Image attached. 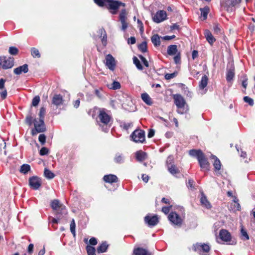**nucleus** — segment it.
Returning <instances> with one entry per match:
<instances>
[{
  "mask_svg": "<svg viewBox=\"0 0 255 255\" xmlns=\"http://www.w3.org/2000/svg\"><path fill=\"white\" fill-rule=\"evenodd\" d=\"M173 99L177 108V112L181 115L187 113L189 108L184 98L180 94H175L173 95Z\"/></svg>",
  "mask_w": 255,
  "mask_h": 255,
  "instance_id": "nucleus-1",
  "label": "nucleus"
},
{
  "mask_svg": "<svg viewBox=\"0 0 255 255\" xmlns=\"http://www.w3.org/2000/svg\"><path fill=\"white\" fill-rule=\"evenodd\" d=\"M51 206L58 218H61L67 213L65 206L60 204L58 200H53L51 203Z\"/></svg>",
  "mask_w": 255,
  "mask_h": 255,
  "instance_id": "nucleus-2",
  "label": "nucleus"
},
{
  "mask_svg": "<svg viewBox=\"0 0 255 255\" xmlns=\"http://www.w3.org/2000/svg\"><path fill=\"white\" fill-rule=\"evenodd\" d=\"M130 136L132 140L136 143H143L145 141V132L140 129H135Z\"/></svg>",
  "mask_w": 255,
  "mask_h": 255,
  "instance_id": "nucleus-3",
  "label": "nucleus"
},
{
  "mask_svg": "<svg viewBox=\"0 0 255 255\" xmlns=\"http://www.w3.org/2000/svg\"><path fill=\"white\" fill-rule=\"evenodd\" d=\"M14 65V59L13 57L6 56L0 57V66L3 69L11 68Z\"/></svg>",
  "mask_w": 255,
  "mask_h": 255,
  "instance_id": "nucleus-4",
  "label": "nucleus"
},
{
  "mask_svg": "<svg viewBox=\"0 0 255 255\" xmlns=\"http://www.w3.org/2000/svg\"><path fill=\"white\" fill-rule=\"evenodd\" d=\"M192 249L200 255H207L210 248L209 246L207 244L197 243L193 245Z\"/></svg>",
  "mask_w": 255,
  "mask_h": 255,
  "instance_id": "nucleus-5",
  "label": "nucleus"
},
{
  "mask_svg": "<svg viewBox=\"0 0 255 255\" xmlns=\"http://www.w3.org/2000/svg\"><path fill=\"white\" fill-rule=\"evenodd\" d=\"M34 128L32 130V134L33 135L36 134L39 132H42L45 131L46 127L44 123V120H39L38 121L36 119L33 121Z\"/></svg>",
  "mask_w": 255,
  "mask_h": 255,
  "instance_id": "nucleus-6",
  "label": "nucleus"
},
{
  "mask_svg": "<svg viewBox=\"0 0 255 255\" xmlns=\"http://www.w3.org/2000/svg\"><path fill=\"white\" fill-rule=\"evenodd\" d=\"M168 220L174 226L180 227L183 223V219L176 212H171L168 216Z\"/></svg>",
  "mask_w": 255,
  "mask_h": 255,
  "instance_id": "nucleus-7",
  "label": "nucleus"
},
{
  "mask_svg": "<svg viewBox=\"0 0 255 255\" xmlns=\"http://www.w3.org/2000/svg\"><path fill=\"white\" fill-rule=\"evenodd\" d=\"M106 111L104 108L100 109L98 116L100 122L105 126H107L112 119V117L106 113Z\"/></svg>",
  "mask_w": 255,
  "mask_h": 255,
  "instance_id": "nucleus-8",
  "label": "nucleus"
},
{
  "mask_svg": "<svg viewBox=\"0 0 255 255\" xmlns=\"http://www.w3.org/2000/svg\"><path fill=\"white\" fill-rule=\"evenodd\" d=\"M127 13L126 9H122L119 15V19L122 24L121 29L123 31H125L128 26V23L127 21Z\"/></svg>",
  "mask_w": 255,
  "mask_h": 255,
  "instance_id": "nucleus-9",
  "label": "nucleus"
},
{
  "mask_svg": "<svg viewBox=\"0 0 255 255\" xmlns=\"http://www.w3.org/2000/svg\"><path fill=\"white\" fill-rule=\"evenodd\" d=\"M126 4L119 0H115L111 3H108L107 7L108 9L112 10L111 13L113 14H116L117 13V10L120 6L125 7Z\"/></svg>",
  "mask_w": 255,
  "mask_h": 255,
  "instance_id": "nucleus-10",
  "label": "nucleus"
},
{
  "mask_svg": "<svg viewBox=\"0 0 255 255\" xmlns=\"http://www.w3.org/2000/svg\"><path fill=\"white\" fill-rule=\"evenodd\" d=\"M105 65L111 71H114L116 66V61L115 58L110 54H107L105 57Z\"/></svg>",
  "mask_w": 255,
  "mask_h": 255,
  "instance_id": "nucleus-11",
  "label": "nucleus"
},
{
  "mask_svg": "<svg viewBox=\"0 0 255 255\" xmlns=\"http://www.w3.org/2000/svg\"><path fill=\"white\" fill-rule=\"evenodd\" d=\"M29 185L33 190H37L41 185L40 179L37 176H34L29 178Z\"/></svg>",
  "mask_w": 255,
  "mask_h": 255,
  "instance_id": "nucleus-12",
  "label": "nucleus"
},
{
  "mask_svg": "<svg viewBox=\"0 0 255 255\" xmlns=\"http://www.w3.org/2000/svg\"><path fill=\"white\" fill-rule=\"evenodd\" d=\"M166 18V12L164 10H161L156 12L154 16L153 17V20L155 22L158 23L165 20Z\"/></svg>",
  "mask_w": 255,
  "mask_h": 255,
  "instance_id": "nucleus-13",
  "label": "nucleus"
},
{
  "mask_svg": "<svg viewBox=\"0 0 255 255\" xmlns=\"http://www.w3.org/2000/svg\"><path fill=\"white\" fill-rule=\"evenodd\" d=\"M144 222L149 227H154L159 222L157 216L147 215L144 217Z\"/></svg>",
  "mask_w": 255,
  "mask_h": 255,
  "instance_id": "nucleus-14",
  "label": "nucleus"
},
{
  "mask_svg": "<svg viewBox=\"0 0 255 255\" xmlns=\"http://www.w3.org/2000/svg\"><path fill=\"white\" fill-rule=\"evenodd\" d=\"M200 167L204 171H208L210 168V164L205 154L203 153L198 159Z\"/></svg>",
  "mask_w": 255,
  "mask_h": 255,
  "instance_id": "nucleus-15",
  "label": "nucleus"
},
{
  "mask_svg": "<svg viewBox=\"0 0 255 255\" xmlns=\"http://www.w3.org/2000/svg\"><path fill=\"white\" fill-rule=\"evenodd\" d=\"M219 236L220 239L224 242H228L231 241V235L226 230L222 229L220 231Z\"/></svg>",
  "mask_w": 255,
  "mask_h": 255,
  "instance_id": "nucleus-16",
  "label": "nucleus"
},
{
  "mask_svg": "<svg viewBox=\"0 0 255 255\" xmlns=\"http://www.w3.org/2000/svg\"><path fill=\"white\" fill-rule=\"evenodd\" d=\"M222 7L228 11H232L234 5H232L231 0H222L221 1Z\"/></svg>",
  "mask_w": 255,
  "mask_h": 255,
  "instance_id": "nucleus-17",
  "label": "nucleus"
},
{
  "mask_svg": "<svg viewBox=\"0 0 255 255\" xmlns=\"http://www.w3.org/2000/svg\"><path fill=\"white\" fill-rule=\"evenodd\" d=\"M28 71V66L27 64H24L20 66L13 70V73L17 75H20L22 73H26Z\"/></svg>",
  "mask_w": 255,
  "mask_h": 255,
  "instance_id": "nucleus-18",
  "label": "nucleus"
},
{
  "mask_svg": "<svg viewBox=\"0 0 255 255\" xmlns=\"http://www.w3.org/2000/svg\"><path fill=\"white\" fill-rule=\"evenodd\" d=\"M63 99L62 96L60 94L54 95L52 100V103L58 107L62 105Z\"/></svg>",
  "mask_w": 255,
  "mask_h": 255,
  "instance_id": "nucleus-19",
  "label": "nucleus"
},
{
  "mask_svg": "<svg viewBox=\"0 0 255 255\" xmlns=\"http://www.w3.org/2000/svg\"><path fill=\"white\" fill-rule=\"evenodd\" d=\"M135 158L138 161L141 162L147 158V154L145 152L138 150L135 152Z\"/></svg>",
  "mask_w": 255,
  "mask_h": 255,
  "instance_id": "nucleus-20",
  "label": "nucleus"
},
{
  "mask_svg": "<svg viewBox=\"0 0 255 255\" xmlns=\"http://www.w3.org/2000/svg\"><path fill=\"white\" fill-rule=\"evenodd\" d=\"M204 34L206 40L211 45H212L216 41V39L213 36L212 34L209 30L206 29L205 30Z\"/></svg>",
  "mask_w": 255,
  "mask_h": 255,
  "instance_id": "nucleus-21",
  "label": "nucleus"
},
{
  "mask_svg": "<svg viewBox=\"0 0 255 255\" xmlns=\"http://www.w3.org/2000/svg\"><path fill=\"white\" fill-rule=\"evenodd\" d=\"M103 179L106 182L109 183H113L118 181V177L113 174L105 175Z\"/></svg>",
  "mask_w": 255,
  "mask_h": 255,
  "instance_id": "nucleus-22",
  "label": "nucleus"
},
{
  "mask_svg": "<svg viewBox=\"0 0 255 255\" xmlns=\"http://www.w3.org/2000/svg\"><path fill=\"white\" fill-rule=\"evenodd\" d=\"M133 254L134 255H151L146 249L139 247L134 249Z\"/></svg>",
  "mask_w": 255,
  "mask_h": 255,
  "instance_id": "nucleus-23",
  "label": "nucleus"
},
{
  "mask_svg": "<svg viewBox=\"0 0 255 255\" xmlns=\"http://www.w3.org/2000/svg\"><path fill=\"white\" fill-rule=\"evenodd\" d=\"M208 78L207 76L204 75L202 77L199 84V88L200 90H204V89L207 86L208 84Z\"/></svg>",
  "mask_w": 255,
  "mask_h": 255,
  "instance_id": "nucleus-24",
  "label": "nucleus"
},
{
  "mask_svg": "<svg viewBox=\"0 0 255 255\" xmlns=\"http://www.w3.org/2000/svg\"><path fill=\"white\" fill-rule=\"evenodd\" d=\"M114 161L115 162L118 164L123 163L125 161V157L122 153H117L115 154V157L114 158Z\"/></svg>",
  "mask_w": 255,
  "mask_h": 255,
  "instance_id": "nucleus-25",
  "label": "nucleus"
},
{
  "mask_svg": "<svg viewBox=\"0 0 255 255\" xmlns=\"http://www.w3.org/2000/svg\"><path fill=\"white\" fill-rule=\"evenodd\" d=\"M177 46L176 45H169L167 50V54L169 55H174L177 54Z\"/></svg>",
  "mask_w": 255,
  "mask_h": 255,
  "instance_id": "nucleus-26",
  "label": "nucleus"
},
{
  "mask_svg": "<svg viewBox=\"0 0 255 255\" xmlns=\"http://www.w3.org/2000/svg\"><path fill=\"white\" fill-rule=\"evenodd\" d=\"M235 76V69L234 67H231L228 69L226 79L228 82H230L233 80Z\"/></svg>",
  "mask_w": 255,
  "mask_h": 255,
  "instance_id": "nucleus-27",
  "label": "nucleus"
},
{
  "mask_svg": "<svg viewBox=\"0 0 255 255\" xmlns=\"http://www.w3.org/2000/svg\"><path fill=\"white\" fill-rule=\"evenodd\" d=\"M200 202L201 204L204 206L206 208L210 209L211 208L210 203L208 201L206 196L203 193L202 194Z\"/></svg>",
  "mask_w": 255,
  "mask_h": 255,
  "instance_id": "nucleus-28",
  "label": "nucleus"
},
{
  "mask_svg": "<svg viewBox=\"0 0 255 255\" xmlns=\"http://www.w3.org/2000/svg\"><path fill=\"white\" fill-rule=\"evenodd\" d=\"M231 208L235 211H240L241 210V206L239 203L238 199L236 197H235L234 199L233 200L231 204Z\"/></svg>",
  "mask_w": 255,
  "mask_h": 255,
  "instance_id": "nucleus-29",
  "label": "nucleus"
},
{
  "mask_svg": "<svg viewBox=\"0 0 255 255\" xmlns=\"http://www.w3.org/2000/svg\"><path fill=\"white\" fill-rule=\"evenodd\" d=\"M189 155L193 157H196L197 159L201 157L203 152L201 150L191 149L189 152Z\"/></svg>",
  "mask_w": 255,
  "mask_h": 255,
  "instance_id": "nucleus-30",
  "label": "nucleus"
},
{
  "mask_svg": "<svg viewBox=\"0 0 255 255\" xmlns=\"http://www.w3.org/2000/svg\"><path fill=\"white\" fill-rule=\"evenodd\" d=\"M200 10L201 11V16L202 17L203 20H206L210 11L209 7L206 6L203 8H200Z\"/></svg>",
  "mask_w": 255,
  "mask_h": 255,
  "instance_id": "nucleus-31",
  "label": "nucleus"
},
{
  "mask_svg": "<svg viewBox=\"0 0 255 255\" xmlns=\"http://www.w3.org/2000/svg\"><path fill=\"white\" fill-rule=\"evenodd\" d=\"M108 248V245L107 244L106 242H103L97 248V252L98 253H105L107 251Z\"/></svg>",
  "mask_w": 255,
  "mask_h": 255,
  "instance_id": "nucleus-32",
  "label": "nucleus"
},
{
  "mask_svg": "<svg viewBox=\"0 0 255 255\" xmlns=\"http://www.w3.org/2000/svg\"><path fill=\"white\" fill-rule=\"evenodd\" d=\"M141 99L147 105L150 106L152 105V102L150 96L146 93H143L141 96Z\"/></svg>",
  "mask_w": 255,
  "mask_h": 255,
  "instance_id": "nucleus-33",
  "label": "nucleus"
},
{
  "mask_svg": "<svg viewBox=\"0 0 255 255\" xmlns=\"http://www.w3.org/2000/svg\"><path fill=\"white\" fill-rule=\"evenodd\" d=\"M212 158L214 159L213 165L215 171H219L221 167V164L220 160L215 155L212 156Z\"/></svg>",
  "mask_w": 255,
  "mask_h": 255,
  "instance_id": "nucleus-34",
  "label": "nucleus"
},
{
  "mask_svg": "<svg viewBox=\"0 0 255 255\" xmlns=\"http://www.w3.org/2000/svg\"><path fill=\"white\" fill-rule=\"evenodd\" d=\"M167 167L168 168V171L173 175H175V174L180 172L179 169L174 164L171 165Z\"/></svg>",
  "mask_w": 255,
  "mask_h": 255,
  "instance_id": "nucleus-35",
  "label": "nucleus"
},
{
  "mask_svg": "<svg viewBox=\"0 0 255 255\" xmlns=\"http://www.w3.org/2000/svg\"><path fill=\"white\" fill-rule=\"evenodd\" d=\"M151 40L154 46H158L160 45V38L158 34L153 35Z\"/></svg>",
  "mask_w": 255,
  "mask_h": 255,
  "instance_id": "nucleus-36",
  "label": "nucleus"
},
{
  "mask_svg": "<svg viewBox=\"0 0 255 255\" xmlns=\"http://www.w3.org/2000/svg\"><path fill=\"white\" fill-rule=\"evenodd\" d=\"M44 174L48 179H52L55 177L54 174L47 168L44 169Z\"/></svg>",
  "mask_w": 255,
  "mask_h": 255,
  "instance_id": "nucleus-37",
  "label": "nucleus"
},
{
  "mask_svg": "<svg viewBox=\"0 0 255 255\" xmlns=\"http://www.w3.org/2000/svg\"><path fill=\"white\" fill-rule=\"evenodd\" d=\"M30 166L29 164H24L20 166L19 171L23 174H26L30 171Z\"/></svg>",
  "mask_w": 255,
  "mask_h": 255,
  "instance_id": "nucleus-38",
  "label": "nucleus"
},
{
  "mask_svg": "<svg viewBox=\"0 0 255 255\" xmlns=\"http://www.w3.org/2000/svg\"><path fill=\"white\" fill-rule=\"evenodd\" d=\"M70 229L72 234L75 238L76 237V224L74 219H73L71 222Z\"/></svg>",
  "mask_w": 255,
  "mask_h": 255,
  "instance_id": "nucleus-39",
  "label": "nucleus"
},
{
  "mask_svg": "<svg viewBox=\"0 0 255 255\" xmlns=\"http://www.w3.org/2000/svg\"><path fill=\"white\" fill-rule=\"evenodd\" d=\"M133 63L135 64V65L136 66V68L139 70H142L143 69V66H142V65L141 64L139 60H138V59L135 57V56H134L133 58Z\"/></svg>",
  "mask_w": 255,
  "mask_h": 255,
  "instance_id": "nucleus-40",
  "label": "nucleus"
},
{
  "mask_svg": "<svg viewBox=\"0 0 255 255\" xmlns=\"http://www.w3.org/2000/svg\"><path fill=\"white\" fill-rule=\"evenodd\" d=\"M31 54L32 56L34 58H40V54L39 52V50L36 48L33 47L31 48Z\"/></svg>",
  "mask_w": 255,
  "mask_h": 255,
  "instance_id": "nucleus-41",
  "label": "nucleus"
},
{
  "mask_svg": "<svg viewBox=\"0 0 255 255\" xmlns=\"http://www.w3.org/2000/svg\"><path fill=\"white\" fill-rule=\"evenodd\" d=\"M99 33L101 34H103V36L102 39V42L104 46L107 44V34L105 30L104 29H100L99 30Z\"/></svg>",
  "mask_w": 255,
  "mask_h": 255,
  "instance_id": "nucleus-42",
  "label": "nucleus"
},
{
  "mask_svg": "<svg viewBox=\"0 0 255 255\" xmlns=\"http://www.w3.org/2000/svg\"><path fill=\"white\" fill-rule=\"evenodd\" d=\"M138 48L142 52H145L147 51V43L145 41L142 42L140 43Z\"/></svg>",
  "mask_w": 255,
  "mask_h": 255,
  "instance_id": "nucleus-43",
  "label": "nucleus"
},
{
  "mask_svg": "<svg viewBox=\"0 0 255 255\" xmlns=\"http://www.w3.org/2000/svg\"><path fill=\"white\" fill-rule=\"evenodd\" d=\"M18 49L14 46H10L8 49V53L12 55H16L18 54Z\"/></svg>",
  "mask_w": 255,
  "mask_h": 255,
  "instance_id": "nucleus-44",
  "label": "nucleus"
},
{
  "mask_svg": "<svg viewBox=\"0 0 255 255\" xmlns=\"http://www.w3.org/2000/svg\"><path fill=\"white\" fill-rule=\"evenodd\" d=\"M87 252L88 255H96L95 249L90 246H87L86 247Z\"/></svg>",
  "mask_w": 255,
  "mask_h": 255,
  "instance_id": "nucleus-45",
  "label": "nucleus"
},
{
  "mask_svg": "<svg viewBox=\"0 0 255 255\" xmlns=\"http://www.w3.org/2000/svg\"><path fill=\"white\" fill-rule=\"evenodd\" d=\"M241 233L242 239L243 240L245 241V240H249V236L247 231L245 230H244L243 228H242L241 231Z\"/></svg>",
  "mask_w": 255,
  "mask_h": 255,
  "instance_id": "nucleus-46",
  "label": "nucleus"
},
{
  "mask_svg": "<svg viewBox=\"0 0 255 255\" xmlns=\"http://www.w3.org/2000/svg\"><path fill=\"white\" fill-rule=\"evenodd\" d=\"M244 101L245 102L248 103L250 106H253L254 105V103L253 99L248 96L244 97Z\"/></svg>",
  "mask_w": 255,
  "mask_h": 255,
  "instance_id": "nucleus-47",
  "label": "nucleus"
},
{
  "mask_svg": "<svg viewBox=\"0 0 255 255\" xmlns=\"http://www.w3.org/2000/svg\"><path fill=\"white\" fill-rule=\"evenodd\" d=\"M173 159H174V158H173V156L171 155H169L167 158V160H166V166L167 167L171 165H172V164H174L173 163Z\"/></svg>",
  "mask_w": 255,
  "mask_h": 255,
  "instance_id": "nucleus-48",
  "label": "nucleus"
},
{
  "mask_svg": "<svg viewBox=\"0 0 255 255\" xmlns=\"http://www.w3.org/2000/svg\"><path fill=\"white\" fill-rule=\"evenodd\" d=\"M121 88V84L119 82L114 81L113 82L111 89L114 90L119 89Z\"/></svg>",
  "mask_w": 255,
  "mask_h": 255,
  "instance_id": "nucleus-49",
  "label": "nucleus"
},
{
  "mask_svg": "<svg viewBox=\"0 0 255 255\" xmlns=\"http://www.w3.org/2000/svg\"><path fill=\"white\" fill-rule=\"evenodd\" d=\"M45 108L44 107H42L40 109L39 113V120H44V115L45 114Z\"/></svg>",
  "mask_w": 255,
  "mask_h": 255,
  "instance_id": "nucleus-50",
  "label": "nucleus"
},
{
  "mask_svg": "<svg viewBox=\"0 0 255 255\" xmlns=\"http://www.w3.org/2000/svg\"><path fill=\"white\" fill-rule=\"evenodd\" d=\"M132 126V123H123L121 127L125 129L128 130Z\"/></svg>",
  "mask_w": 255,
  "mask_h": 255,
  "instance_id": "nucleus-51",
  "label": "nucleus"
},
{
  "mask_svg": "<svg viewBox=\"0 0 255 255\" xmlns=\"http://www.w3.org/2000/svg\"><path fill=\"white\" fill-rule=\"evenodd\" d=\"M38 140L42 145H44L46 141V136L44 134H40Z\"/></svg>",
  "mask_w": 255,
  "mask_h": 255,
  "instance_id": "nucleus-52",
  "label": "nucleus"
},
{
  "mask_svg": "<svg viewBox=\"0 0 255 255\" xmlns=\"http://www.w3.org/2000/svg\"><path fill=\"white\" fill-rule=\"evenodd\" d=\"M40 101V98L39 96H35L34 97V98L32 99V105L33 106H36L38 105Z\"/></svg>",
  "mask_w": 255,
  "mask_h": 255,
  "instance_id": "nucleus-53",
  "label": "nucleus"
},
{
  "mask_svg": "<svg viewBox=\"0 0 255 255\" xmlns=\"http://www.w3.org/2000/svg\"><path fill=\"white\" fill-rule=\"evenodd\" d=\"M49 150L47 148L45 147H43L41 148L39 151V154L40 155H45L48 153Z\"/></svg>",
  "mask_w": 255,
  "mask_h": 255,
  "instance_id": "nucleus-54",
  "label": "nucleus"
},
{
  "mask_svg": "<svg viewBox=\"0 0 255 255\" xmlns=\"http://www.w3.org/2000/svg\"><path fill=\"white\" fill-rule=\"evenodd\" d=\"M174 62L176 64H179L181 62L180 53H178L173 58Z\"/></svg>",
  "mask_w": 255,
  "mask_h": 255,
  "instance_id": "nucleus-55",
  "label": "nucleus"
},
{
  "mask_svg": "<svg viewBox=\"0 0 255 255\" xmlns=\"http://www.w3.org/2000/svg\"><path fill=\"white\" fill-rule=\"evenodd\" d=\"M25 121H26V123L27 125H28L29 126H31L32 124V122H33V118H32L31 115H28L26 117Z\"/></svg>",
  "mask_w": 255,
  "mask_h": 255,
  "instance_id": "nucleus-56",
  "label": "nucleus"
},
{
  "mask_svg": "<svg viewBox=\"0 0 255 255\" xmlns=\"http://www.w3.org/2000/svg\"><path fill=\"white\" fill-rule=\"evenodd\" d=\"M177 75V73H175V72H174V73H168V74H165V78L166 79V80H170V79H171L173 78H174Z\"/></svg>",
  "mask_w": 255,
  "mask_h": 255,
  "instance_id": "nucleus-57",
  "label": "nucleus"
},
{
  "mask_svg": "<svg viewBox=\"0 0 255 255\" xmlns=\"http://www.w3.org/2000/svg\"><path fill=\"white\" fill-rule=\"evenodd\" d=\"M137 24H138V27L139 28V31L141 33H142L144 31V28H143V24L141 21L139 19H137Z\"/></svg>",
  "mask_w": 255,
  "mask_h": 255,
  "instance_id": "nucleus-58",
  "label": "nucleus"
},
{
  "mask_svg": "<svg viewBox=\"0 0 255 255\" xmlns=\"http://www.w3.org/2000/svg\"><path fill=\"white\" fill-rule=\"evenodd\" d=\"M139 57L143 63L144 65L146 67H148L149 64L146 58L142 55H139Z\"/></svg>",
  "mask_w": 255,
  "mask_h": 255,
  "instance_id": "nucleus-59",
  "label": "nucleus"
},
{
  "mask_svg": "<svg viewBox=\"0 0 255 255\" xmlns=\"http://www.w3.org/2000/svg\"><path fill=\"white\" fill-rule=\"evenodd\" d=\"M94 1L99 6L102 7L104 6V0H94Z\"/></svg>",
  "mask_w": 255,
  "mask_h": 255,
  "instance_id": "nucleus-60",
  "label": "nucleus"
},
{
  "mask_svg": "<svg viewBox=\"0 0 255 255\" xmlns=\"http://www.w3.org/2000/svg\"><path fill=\"white\" fill-rule=\"evenodd\" d=\"M213 29L215 33L219 34L221 33V29L217 24H215L214 25Z\"/></svg>",
  "mask_w": 255,
  "mask_h": 255,
  "instance_id": "nucleus-61",
  "label": "nucleus"
},
{
  "mask_svg": "<svg viewBox=\"0 0 255 255\" xmlns=\"http://www.w3.org/2000/svg\"><path fill=\"white\" fill-rule=\"evenodd\" d=\"M2 90V92L0 93V97L2 100H4L7 97V91L5 89H4Z\"/></svg>",
  "mask_w": 255,
  "mask_h": 255,
  "instance_id": "nucleus-62",
  "label": "nucleus"
},
{
  "mask_svg": "<svg viewBox=\"0 0 255 255\" xmlns=\"http://www.w3.org/2000/svg\"><path fill=\"white\" fill-rule=\"evenodd\" d=\"M194 182L192 179H189L187 183V187L188 188L190 187L191 189H193L194 188L193 186Z\"/></svg>",
  "mask_w": 255,
  "mask_h": 255,
  "instance_id": "nucleus-63",
  "label": "nucleus"
},
{
  "mask_svg": "<svg viewBox=\"0 0 255 255\" xmlns=\"http://www.w3.org/2000/svg\"><path fill=\"white\" fill-rule=\"evenodd\" d=\"M170 28L171 30H179L180 26L177 23H174L173 25H171Z\"/></svg>",
  "mask_w": 255,
  "mask_h": 255,
  "instance_id": "nucleus-64",
  "label": "nucleus"
}]
</instances>
